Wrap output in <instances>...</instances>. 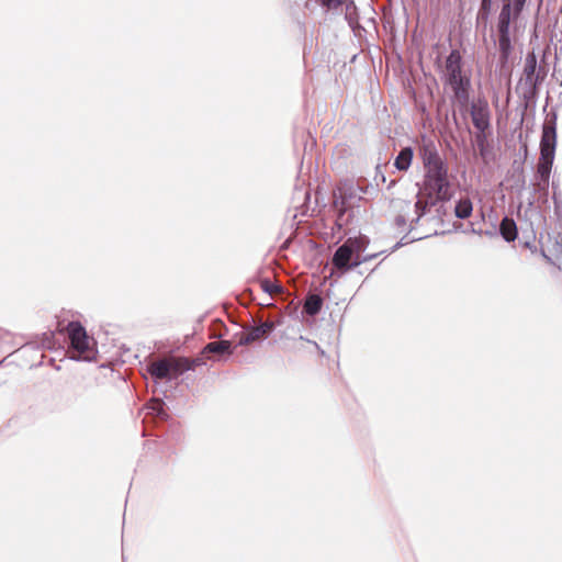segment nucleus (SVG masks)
<instances>
[{"mask_svg":"<svg viewBox=\"0 0 562 562\" xmlns=\"http://www.w3.org/2000/svg\"><path fill=\"white\" fill-rule=\"evenodd\" d=\"M204 363L202 358L189 359L186 357H168L153 362L149 372L157 379L176 378L184 371L194 369Z\"/></svg>","mask_w":562,"mask_h":562,"instance_id":"obj_5","label":"nucleus"},{"mask_svg":"<svg viewBox=\"0 0 562 562\" xmlns=\"http://www.w3.org/2000/svg\"><path fill=\"white\" fill-rule=\"evenodd\" d=\"M555 265L559 267V269H562V252L557 256Z\"/></svg>","mask_w":562,"mask_h":562,"instance_id":"obj_21","label":"nucleus"},{"mask_svg":"<svg viewBox=\"0 0 562 562\" xmlns=\"http://www.w3.org/2000/svg\"><path fill=\"white\" fill-rule=\"evenodd\" d=\"M57 330L59 333H67L70 347L74 351H92L97 345L95 339L88 335L80 322H70L66 328H61L60 325H58Z\"/></svg>","mask_w":562,"mask_h":562,"instance_id":"obj_7","label":"nucleus"},{"mask_svg":"<svg viewBox=\"0 0 562 562\" xmlns=\"http://www.w3.org/2000/svg\"><path fill=\"white\" fill-rule=\"evenodd\" d=\"M323 306V300L317 294H312L307 296L305 303H304V311L308 315H315L317 314Z\"/></svg>","mask_w":562,"mask_h":562,"instance_id":"obj_13","label":"nucleus"},{"mask_svg":"<svg viewBox=\"0 0 562 562\" xmlns=\"http://www.w3.org/2000/svg\"><path fill=\"white\" fill-rule=\"evenodd\" d=\"M472 202L470 199H462L456 205V215L459 218H468L472 214Z\"/></svg>","mask_w":562,"mask_h":562,"instance_id":"obj_14","label":"nucleus"},{"mask_svg":"<svg viewBox=\"0 0 562 562\" xmlns=\"http://www.w3.org/2000/svg\"><path fill=\"white\" fill-rule=\"evenodd\" d=\"M490 108L486 100L479 99L471 105V119L474 127L484 133L490 127Z\"/></svg>","mask_w":562,"mask_h":562,"instance_id":"obj_8","label":"nucleus"},{"mask_svg":"<svg viewBox=\"0 0 562 562\" xmlns=\"http://www.w3.org/2000/svg\"><path fill=\"white\" fill-rule=\"evenodd\" d=\"M360 245L358 240L348 239L337 248L333 257V265L341 272H346L361 263Z\"/></svg>","mask_w":562,"mask_h":562,"instance_id":"obj_6","label":"nucleus"},{"mask_svg":"<svg viewBox=\"0 0 562 562\" xmlns=\"http://www.w3.org/2000/svg\"><path fill=\"white\" fill-rule=\"evenodd\" d=\"M443 79L453 93L454 102L465 108L470 99L471 76L463 70L462 56L458 49H453L446 58Z\"/></svg>","mask_w":562,"mask_h":562,"instance_id":"obj_2","label":"nucleus"},{"mask_svg":"<svg viewBox=\"0 0 562 562\" xmlns=\"http://www.w3.org/2000/svg\"><path fill=\"white\" fill-rule=\"evenodd\" d=\"M492 0H482V9L487 11L491 8Z\"/></svg>","mask_w":562,"mask_h":562,"instance_id":"obj_20","label":"nucleus"},{"mask_svg":"<svg viewBox=\"0 0 562 562\" xmlns=\"http://www.w3.org/2000/svg\"><path fill=\"white\" fill-rule=\"evenodd\" d=\"M229 348V342L226 340H222L220 342H210L207 344L202 351H227Z\"/></svg>","mask_w":562,"mask_h":562,"instance_id":"obj_16","label":"nucleus"},{"mask_svg":"<svg viewBox=\"0 0 562 562\" xmlns=\"http://www.w3.org/2000/svg\"><path fill=\"white\" fill-rule=\"evenodd\" d=\"M70 359L72 360H92L90 357H81L82 353H71Z\"/></svg>","mask_w":562,"mask_h":562,"instance_id":"obj_19","label":"nucleus"},{"mask_svg":"<svg viewBox=\"0 0 562 562\" xmlns=\"http://www.w3.org/2000/svg\"><path fill=\"white\" fill-rule=\"evenodd\" d=\"M413 149L411 147L403 148L394 160V166L401 170L406 171L412 165Z\"/></svg>","mask_w":562,"mask_h":562,"instance_id":"obj_12","label":"nucleus"},{"mask_svg":"<svg viewBox=\"0 0 562 562\" xmlns=\"http://www.w3.org/2000/svg\"><path fill=\"white\" fill-rule=\"evenodd\" d=\"M501 234L506 241H514L517 238L518 232L514 220L505 217L501 222Z\"/></svg>","mask_w":562,"mask_h":562,"instance_id":"obj_11","label":"nucleus"},{"mask_svg":"<svg viewBox=\"0 0 562 562\" xmlns=\"http://www.w3.org/2000/svg\"><path fill=\"white\" fill-rule=\"evenodd\" d=\"M557 145V114H547L540 142V158L537 166V173L541 181L549 182Z\"/></svg>","mask_w":562,"mask_h":562,"instance_id":"obj_3","label":"nucleus"},{"mask_svg":"<svg viewBox=\"0 0 562 562\" xmlns=\"http://www.w3.org/2000/svg\"><path fill=\"white\" fill-rule=\"evenodd\" d=\"M272 329L273 324L269 322L262 323L259 326L251 327L243 334L240 337V344H249L265 339L272 331Z\"/></svg>","mask_w":562,"mask_h":562,"instance_id":"obj_9","label":"nucleus"},{"mask_svg":"<svg viewBox=\"0 0 562 562\" xmlns=\"http://www.w3.org/2000/svg\"><path fill=\"white\" fill-rule=\"evenodd\" d=\"M425 167L424 194L435 196L440 200H449L450 183L448 180V169L432 144L424 145L420 151Z\"/></svg>","mask_w":562,"mask_h":562,"instance_id":"obj_1","label":"nucleus"},{"mask_svg":"<svg viewBox=\"0 0 562 562\" xmlns=\"http://www.w3.org/2000/svg\"><path fill=\"white\" fill-rule=\"evenodd\" d=\"M260 288L269 294H276L281 292V288L271 282L269 279L260 280Z\"/></svg>","mask_w":562,"mask_h":562,"instance_id":"obj_17","label":"nucleus"},{"mask_svg":"<svg viewBox=\"0 0 562 562\" xmlns=\"http://www.w3.org/2000/svg\"><path fill=\"white\" fill-rule=\"evenodd\" d=\"M503 7L498 16V46L503 57L510 50L509 24L520 14L526 0H502Z\"/></svg>","mask_w":562,"mask_h":562,"instance_id":"obj_4","label":"nucleus"},{"mask_svg":"<svg viewBox=\"0 0 562 562\" xmlns=\"http://www.w3.org/2000/svg\"><path fill=\"white\" fill-rule=\"evenodd\" d=\"M323 5L329 8V9H336L337 7L341 5L346 2V0H319Z\"/></svg>","mask_w":562,"mask_h":562,"instance_id":"obj_18","label":"nucleus"},{"mask_svg":"<svg viewBox=\"0 0 562 562\" xmlns=\"http://www.w3.org/2000/svg\"><path fill=\"white\" fill-rule=\"evenodd\" d=\"M440 199L435 196H427L424 194V189H420L417 201L415 202L416 220L418 221L427 211L429 206L435 205Z\"/></svg>","mask_w":562,"mask_h":562,"instance_id":"obj_10","label":"nucleus"},{"mask_svg":"<svg viewBox=\"0 0 562 562\" xmlns=\"http://www.w3.org/2000/svg\"><path fill=\"white\" fill-rule=\"evenodd\" d=\"M536 67H537V59H536L535 54L533 53L528 54L526 57V60H525L524 72H525L526 79L530 82L533 81Z\"/></svg>","mask_w":562,"mask_h":562,"instance_id":"obj_15","label":"nucleus"}]
</instances>
